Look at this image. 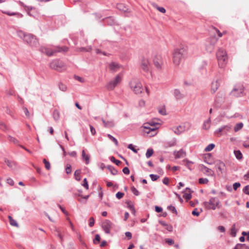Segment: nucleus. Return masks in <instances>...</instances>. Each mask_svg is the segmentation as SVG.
I'll return each mask as SVG.
<instances>
[{
	"instance_id": "obj_59",
	"label": "nucleus",
	"mask_w": 249,
	"mask_h": 249,
	"mask_svg": "<svg viewBox=\"0 0 249 249\" xmlns=\"http://www.w3.org/2000/svg\"><path fill=\"white\" fill-rule=\"evenodd\" d=\"M240 183L239 182H235L233 184V188L234 190H236L240 186Z\"/></svg>"
},
{
	"instance_id": "obj_41",
	"label": "nucleus",
	"mask_w": 249,
	"mask_h": 249,
	"mask_svg": "<svg viewBox=\"0 0 249 249\" xmlns=\"http://www.w3.org/2000/svg\"><path fill=\"white\" fill-rule=\"evenodd\" d=\"M43 163L45 164V168L47 170H49L51 168V165L50 162L47 161L45 159L43 160Z\"/></svg>"
},
{
	"instance_id": "obj_13",
	"label": "nucleus",
	"mask_w": 249,
	"mask_h": 249,
	"mask_svg": "<svg viewBox=\"0 0 249 249\" xmlns=\"http://www.w3.org/2000/svg\"><path fill=\"white\" fill-rule=\"evenodd\" d=\"M215 167L218 175L222 174L225 170V163L220 160H218L215 162Z\"/></svg>"
},
{
	"instance_id": "obj_33",
	"label": "nucleus",
	"mask_w": 249,
	"mask_h": 249,
	"mask_svg": "<svg viewBox=\"0 0 249 249\" xmlns=\"http://www.w3.org/2000/svg\"><path fill=\"white\" fill-rule=\"evenodd\" d=\"M234 155L238 160H241L242 158V154L239 150H235L234 151Z\"/></svg>"
},
{
	"instance_id": "obj_42",
	"label": "nucleus",
	"mask_w": 249,
	"mask_h": 249,
	"mask_svg": "<svg viewBox=\"0 0 249 249\" xmlns=\"http://www.w3.org/2000/svg\"><path fill=\"white\" fill-rule=\"evenodd\" d=\"M0 129L5 131L8 130L7 126L2 122L0 123Z\"/></svg>"
},
{
	"instance_id": "obj_23",
	"label": "nucleus",
	"mask_w": 249,
	"mask_h": 249,
	"mask_svg": "<svg viewBox=\"0 0 249 249\" xmlns=\"http://www.w3.org/2000/svg\"><path fill=\"white\" fill-rule=\"evenodd\" d=\"M82 157L83 160L85 161L86 164H88L89 162V156L85 153V150H83L82 152Z\"/></svg>"
},
{
	"instance_id": "obj_14",
	"label": "nucleus",
	"mask_w": 249,
	"mask_h": 249,
	"mask_svg": "<svg viewBox=\"0 0 249 249\" xmlns=\"http://www.w3.org/2000/svg\"><path fill=\"white\" fill-rule=\"evenodd\" d=\"M141 68L144 71L148 72L150 70V65L148 60L146 58H143L141 62Z\"/></svg>"
},
{
	"instance_id": "obj_22",
	"label": "nucleus",
	"mask_w": 249,
	"mask_h": 249,
	"mask_svg": "<svg viewBox=\"0 0 249 249\" xmlns=\"http://www.w3.org/2000/svg\"><path fill=\"white\" fill-rule=\"evenodd\" d=\"M185 128L184 126L181 125H179L176 127L174 130H173L175 133L177 135L180 134L182 132L184 131Z\"/></svg>"
},
{
	"instance_id": "obj_61",
	"label": "nucleus",
	"mask_w": 249,
	"mask_h": 249,
	"mask_svg": "<svg viewBox=\"0 0 249 249\" xmlns=\"http://www.w3.org/2000/svg\"><path fill=\"white\" fill-rule=\"evenodd\" d=\"M89 226L91 227L94 225V220L93 217H90L89 220Z\"/></svg>"
},
{
	"instance_id": "obj_26",
	"label": "nucleus",
	"mask_w": 249,
	"mask_h": 249,
	"mask_svg": "<svg viewBox=\"0 0 249 249\" xmlns=\"http://www.w3.org/2000/svg\"><path fill=\"white\" fill-rule=\"evenodd\" d=\"M211 125V119L210 117L206 121H205L203 124V128L205 130H208L210 127Z\"/></svg>"
},
{
	"instance_id": "obj_11",
	"label": "nucleus",
	"mask_w": 249,
	"mask_h": 249,
	"mask_svg": "<svg viewBox=\"0 0 249 249\" xmlns=\"http://www.w3.org/2000/svg\"><path fill=\"white\" fill-rule=\"evenodd\" d=\"M113 224L109 220H105L102 224V227L106 233H109Z\"/></svg>"
},
{
	"instance_id": "obj_63",
	"label": "nucleus",
	"mask_w": 249,
	"mask_h": 249,
	"mask_svg": "<svg viewBox=\"0 0 249 249\" xmlns=\"http://www.w3.org/2000/svg\"><path fill=\"white\" fill-rule=\"evenodd\" d=\"M154 63L155 66L157 68H161V63L160 62H159L154 60Z\"/></svg>"
},
{
	"instance_id": "obj_17",
	"label": "nucleus",
	"mask_w": 249,
	"mask_h": 249,
	"mask_svg": "<svg viewBox=\"0 0 249 249\" xmlns=\"http://www.w3.org/2000/svg\"><path fill=\"white\" fill-rule=\"evenodd\" d=\"M109 69L112 72H116L119 70L121 66L115 62H111L109 64Z\"/></svg>"
},
{
	"instance_id": "obj_45",
	"label": "nucleus",
	"mask_w": 249,
	"mask_h": 249,
	"mask_svg": "<svg viewBox=\"0 0 249 249\" xmlns=\"http://www.w3.org/2000/svg\"><path fill=\"white\" fill-rule=\"evenodd\" d=\"M100 240V236L99 234H96L95 238L93 240V243L95 244H97Z\"/></svg>"
},
{
	"instance_id": "obj_24",
	"label": "nucleus",
	"mask_w": 249,
	"mask_h": 249,
	"mask_svg": "<svg viewBox=\"0 0 249 249\" xmlns=\"http://www.w3.org/2000/svg\"><path fill=\"white\" fill-rule=\"evenodd\" d=\"M176 139L175 138H174L171 141L166 142L165 143V146L166 147L174 146L176 145Z\"/></svg>"
},
{
	"instance_id": "obj_64",
	"label": "nucleus",
	"mask_w": 249,
	"mask_h": 249,
	"mask_svg": "<svg viewBox=\"0 0 249 249\" xmlns=\"http://www.w3.org/2000/svg\"><path fill=\"white\" fill-rule=\"evenodd\" d=\"M123 172L124 174L128 175L129 174V170L128 167H124L123 169Z\"/></svg>"
},
{
	"instance_id": "obj_4",
	"label": "nucleus",
	"mask_w": 249,
	"mask_h": 249,
	"mask_svg": "<svg viewBox=\"0 0 249 249\" xmlns=\"http://www.w3.org/2000/svg\"><path fill=\"white\" fill-rule=\"evenodd\" d=\"M69 48L67 47H59L56 46L54 48L52 49L48 47H41L40 48V51L47 55L50 56L54 55L56 53L66 52L68 51Z\"/></svg>"
},
{
	"instance_id": "obj_56",
	"label": "nucleus",
	"mask_w": 249,
	"mask_h": 249,
	"mask_svg": "<svg viewBox=\"0 0 249 249\" xmlns=\"http://www.w3.org/2000/svg\"><path fill=\"white\" fill-rule=\"evenodd\" d=\"M124 196V194L123 193H122V192H118L116 194V196L117 198L118 199H121Z\"/></svg>"
},
{
	"instance_id": "obj_20",
	"label": "nucleus",
	"mask_w": 249,
	"mask_h": 249,
	"mask_svg": "<svg viewBox=\"0 0 249 249\" xmlns=\"http://www.w3.org/2000/svg\"><path fill=\"white\" fill-rule=\"evenodd\" d=\"M104 125L105 127L111 128L114 126V123L112 121H106L103 119H102Z\"/></svg>"
},
{
	"instance_id": "obj_55",
	"label": "nucleus",
	"mask_w": 249,
	"mask_h": 249,
	"mask_svg": "<svg viewBox=\"0 0 249 249\" xmlns=\"http://www.w3.org/2000/svg\"><path fill=\"white\" fill-rule=\"evenodd\" d=\"M168 209L171 211H172L173 213H177V210L174 206H173L172 205L169 206L168 207Z\"/></svg>"
},
{
	"instance_id": "obj_31",
	"label": "nucleus",
	"mask_w": 249,
	"mask_h": 249,
	"mask_svg": "<svg viewBox=\"0 0 249 249\" xmlns=\"http://www.w3.org/2000/svg\"><path fill=\"white\" fill-rule=\"evenodd\" d=\"M230 233H231V235L232 236V237H235L236 236V227H235V224H233L231 229V231H230Z\"/></svg>"
},
{
	"instance_id": "obj_62",
	"label": "nucleus",
	"mask_w": 249,
	"mask_h": 249,
	"mask_svg": "<svg viewBox=\"0 0 249 249\" xmlns=\"http://www.w3.org/2000/svg\"><path fill=\"white\" fill-rule=\"evenodd\" d=\"M91 50V48H89L88 49H86L84 47L80 48L78 49V51L83 52V51H86V52H89Z\"/></svg>"
},
{
	"instance_id": "obj_28",
	"label": "nucleus",
	"mask_w": 249,
	"mask_h": 249,
	"mask_svg": "<svg viewBox=\"0 0 249 249\" xmlns=\"http://www.w3.org/2000/svg\"><path fill=\"white\" fill-rule=\"evenodd\" d=\"M152 5L154 7L157 9L160 12L162 13H165L166 12V10L164 8L159 7L157 4L155 3H153Z\"/></svg>"
},
{
	"instance_id": "obj_19",
	"label": "nucleus",
	"mask_w": 249,
	"mask_h": 249,
	"mask_svg": "<svg viewBox=\"0 0 249 249\" xmlns=\"http://www.w3.org/2000/svg\"><path fill=\"white\" fill-rule=\"evenodd\" d=\"M2 13L9 16H17L18 18H21L23 17V15L18 12H10L8 11H2Z\"/></svg>"
},
{
	"instance_id": "obj_35",
	"label": "nucleus",
	"mask_w": 249,
	"mask_h": 249,
	"mask_svg": "<svg viewBox=\"0 0 249 249\" xmlns=\"http://www.w3.org/2000/svg\"><path fill=\"white\" fill-rule=\"evenodd\" d=\"M107 136L111 141H112L115 143V144L116 146L118 145V142L116 138H115L110 134H107Z\"/></svg>"
},
{
	"instance_id": "obj_21",
	"label": "nucleus",
	"mask_w": 249,
	"mask_h": 249,
	"mask_svg": "<svg viewBox=\"0 0 249 249\" xmlns=\"http://www.w3.org/2000/svg\"><path fill=\"white\" fill-rule=\"evenodd\" d=\"M202 170L204 171L205 173L208 176H213L214 174L213 171L204 165L202 166Z\"/></svg>"
},
{
	"instance_id": "obj_38",
	"label": "nucleus",
	"mask_w": 249,
	"mask_h": 249,
	"mask_svg": "<svg viewBox=\"0 0 249 249\" xmlns=\"http://www.w3.org/2000/svg\"><path fill=\"white\" fill-rule=\"evenodd\" d=\"M58 87H59V89L61 90H62V91H66L67 89L66 86L65 84L62 83H59Z\"/></svg>"
},
{
	"instance_id": "obj_3",
	"label": "nucleus",
	"mask_w": 249,
	"mask_h": 249,
	"mask_svg": "<svg viewBox=\"0 0 249 249\" xmlns=\"http://www.w3.org/2000/svg\"><path fill=\"white\" fill-rule=\"evenodd\" d=\"M19 37L22 38L27 44L32 46H36L38 44V41L36 37L31 34L25 33L22 31L18 32Z\"/></svg>"
},
{
	"instance_id": "obj_50",
	"label": "nucleus",
	"mask_w": 249,
	"mask_h": 249,
	"mask_svg": "<svg viewBox=\"0 0 249 249\" xmlns=\"http://www.w3.org/2000/svg\"><path fill=\"white\" fill-rule=\"evenodd\" d=\"M192 195L190 193H185L183 195V197L186 200H189L191 198Z\"/></svg>"
},
{
	"instance_id": "obj_2",
	"label": "nucleus",
	"mask_w": 249,
	"mask_h": 249,
	"mask_svg": "<svg viewBox=\"0 0 249 249\" xmlns=\"http://www.w3.org/2000/svg\"><path fill=\"white\" fill-rule=\"evenodd\" d=\"M218 61V66L220 69H224L228 62V57L226 51L222 48H219L216 53Z\"/></svg>"
},
{
	"instance_id": "obj_9",
	"label": "nucleus",
	"mask_w": 249,
	"mask_h": 249,
	"mask_svg": "<svg viewBox=\"0 0 249 249\" xmlns=\"http://www.w3.org/2000/svg\"><path fill=\"white\" fill-rule=\"evenodd\" d=\"M217 41V38L215 37H212L206 46L207 51L209 53L212 52L214 50L215 45Z\"/></svg>"
},
{
	"instance_id": "obj_10",
	"label": "nucleus",
	"mask_w": 249,
	"mask_h": 249,
	"mask_svg": "<svg viewBox=\"0 0 249 249\" xmlns=\"http://www.w3.org/2000/svg\"><path fill=\"white\" fill-rule=\"evenodd\" d=\"M154 124H152L150 123H147L145 124L144 126H143L144 128V132L147 134L150 133V132H154V134H152V135H154L156 134V129L157 128L155 127Z\"/></svg>"
},
{
	"instance_id": "obj_1",
	"label": "nucleus",
	"mask_w": 249,
	"mask_h": 249,
	"mask_svg": "<svg viewBox=\"0 0 249 249\" xmlns=\"http://www.w3.org/2000/svg\"><path fill=\"white\" fill-rule=\"evenodd\" d=\"M129 87L131 90L136 94L142 93L145 90L147 95H149V90L144 87L141 81L137 78L132 79L129 82Z\"/></svg>"
},
{
	"instance_id": "obj_43",
	"label": "nucleus",
	"mask_w": 249,
	"mask_h": 249,
	"mask_svg": "<svg viewBox=\"0 0 249 249\" xmlns=\"http://www.w3.org/2000/svg\"><path fill=\"white\" fill-rule=\"evenodd\" d=\"M110 160L115 163L117 165H119L121 163V161L116 160L115 158L113 156L110 157Z\"/></svg>"
},
{
	"instance_id": "obj_48",
	"label": "nucleus",
	"mask_w": 249,
	"mask_h": 249,
	"mask_svg": "<svg viewBox=\"0 0 249 249\" xmlns=\"http://www.w3.org/2000/svg\"><path fill=\"white\" fill-rule=\"evenodd\" d=\"M66 172L67 174H69L71 172V166L70 164H67L66 168Z\"/></svg>"
},
{
	"instance_id": "obj_47",
	"label": "nucleus",
	"mask_w": 249,
	"mask_h": 249,
	"mask_svg": "<svg viewBox=\"0 0 249 249\" xmlns=\"http://www.w3.org/2000/svg\"><path fill=\"white\" fill-rule=\"evenodd\" d=\"M82 186L85 187L87 190L89 189V185L88 183V181L87 178H84L83 180V183L82 184Z\"/></svg>"
},
{
	"instance_id": "obj_53",
	"label": "nucleus",
	"mask_w": 249,
	"mask_h": 249,
	"mask_svg": "<svg viewBox=\"0 0 249 249\" xmlns=\"http://www.w3.org/2000/svg\"><path fill=\"white\" fill-rule=\"evenodd\" d=\"M5 162L6 163L7 165L11 168H12L14 165L15 163L13 162L12 161H11L9 160H5Z\"/></svg>"
},
{
	"instance_id": "obj_30",
	"label": "nucleus",
	"mask_w": 249,
	"mask_h": 249,
	"mask_svg": "<svg viewBox=\"0 0 249 249\" xmlns=\"http://www.w3.org/2000/svg\"><path fill=\"white\" fill-rule=\"evenodd\" d=\"M243 126V124L242 123H239L235 125L234 127V130L235 132H237L242 128Z\"/></svg>"
},
{
	"instance_id": "obj_15",
	"label": "nucleus",
	"mask_w": 249,
	"mask_h": 249,
	"mask_svg": "<svg viewBox=\"0 0 249 249\" xmlns=\"http://www.w3.org/2000/svg\"><path fill=\"white\" fill-rule=\"evenodd\" d=\"M244 88L243 86L235 87L231 91L232 94L236 97L241 96L243 95Z\"/></svg>"
},
{
	"instance_id": "obj_36",
	"label": "nucleus",
	"mask_w": 249,
	"mask_h": 249,
	"mask_svg": "<svg viewBox=\"0 0 249 249\" xmlns=\"http://www.w3.org/2000/svg\"><path fill=\"white\" fill-rule=\"evenodd\" d=\"M214 146L215 145L214 144H210L205 148V151L206 152L211 151L214 148Z\"/></svg>"
},
{
	"instance_id": "obj_60",
	"label": "nucleus",
	"mask_w": 249,
	"mask_h": 249,
	"mask_svg": "<svg viewBox=\"0 0 249 249\" xmlns=\"http://www.w3.org/2000/svg\"><path fill=\"white\" fill-rule=\"evenodd\" d=\"M165 242L168 243L169 245H172L174 243V241L170 238L166 239Z\"/></svg>"
},
{
	"instance_id": "obj_52",
	"label": "nucleus",
	"mask_w": 249,
	"mask_h": 249,
	"mask_svg": "<svg viewBox=\"0 0 249 249\" xmlns=\"http://www.w3.org/2000/svg\"><path fill=\"white\" fill-rule=\"evenodd\" d=\"M212 28L213 30H214V31L217 33L219 37H221L222 36L223 34H222V33H221L218 29L214 27H212Z\"/></svg>"
},
{
	"instance_id": "obj_39",
	"label": "nucleus",
	"mask_w": 249,
	"mask_h": 249,
	"mask_svg": "<svg viewBox=\"0 0 249 249\" xmlns=\"http://www.w3.org/2000/svg\"><path fill=\"white\" fill-rule=\"evenodd\" d=\"M8 139L10 142H13L15 144H18V141L15 138L11 136H8Z\"/></svg>"
},
{
	"instance_id": "obj_46",
	"label": "nucleus",
	"mask_w": 249,
	"mask_h": 249,
	"mask_svg": "<svg viewBox=\"0 0 249 249\" xmlns=\"http://www.w3.org/2000/svg\"><path fill=\"white\" fill-rule=\"evenodd\" d=\"M131 190L132 192L136 196H138L139 195L140 193L139 191L137 190L136 188H135L134 186L132 187L131 188Z\"/></svg>"
},
{
	"instance_id": "obj_27",
	"label": "nucleus",
	"mask_w": 249,
	"mask_h": 249,
	"mask_svg": "<svg viewBox=\"0 0 249 249\" xmlns=\"http://www.w3.org/2000/svg\"><path fill=\"white\" fill-rule=\"evenodd\" d=\"M174 93L175 96L177 99H181L183 97L180 91L178 89H175Z\"/></svg>"
},
{
	"instance_id": "obj_32",
	"label": "nucleus",
	"mask_w": 249,
	"mask_h": 249,
	"mask_svg": "<svg viewBox=\"0 0 249 249\" xmlns=\"http://www.w3.org/2000/svg\"><path fill=\"white\" fill-rule=\"evenodd\" d=\"M80 174H81V170H77L75 171L74 175L75 177V179L77 180H80Z\"/></svg>"
},
{
	"instance_id": "obj_37",
	"label": "nucleus",
	"mask_w": 249,
	"mask_h": 249,
	"mask_svg": "<svg viewBox=\"0 0 249 249\" xmlns=\"http://www.w3.org/2000/svg\"><path fill=\"white\" fill-rule=\"evenodd\" d=\"M153 150L151 148H149L147 150L145 156L147 158H150L153 154Z\"/></svg>"
},
{
	"instance_id": "obj_6",
	"label": "nucleus",
	"mask_w": 249,
	"mask_h": 249,
	"mask_svg": "<svg viewBox=\"0 0 249 249\" xmlns=\"http://www.w3.org/2000/svg\"><path fill=\"white\" fill-rule=\"evenodd\" d=\"M204 207L208 210H214L216 209H220L221 207V204L219 199L216 197H211L209 201L203 203Z\"/></svg>"
},
{
	"instance_id": "obj_34",
	"label": "nucleus",
	"mask_w": 249,
	"mask_h": 249,
	"mask_svg": "<svg viewBox=\"0 0 249 249\" xmlns=\"http://www.w3.org/2000/svg\"><path fill=\"white\" fill-rule=\"evenodd\" d=\"M107 169L110 171L111 174L113 175H117L118 171L117 170L115 169L113 167L111 166H109L107 167Z\"/></svg>"
},
{
	"instance_id": "obj_40",
	"label": "nucleus",
	"mask_w": 249,
	"mask_h": 249,
	"mask_svg": "<svg viewBox=\"0 0 249 249\" xmlns=\"http://www.w3.org/2000/svg\"><path fill=\"white\" fill-rule=\"evenodd\" d=\"M53 117L54 120H57L59 118V113L58 110H55L53 113Z\"/></svg>"
},
{
	"instance_id": "obj_51",
	"label": "nucleus",
	"mask_w": 249,
	"mask_h": 249,
	"mask_svg": "<svg viewBox=\"0 0 249 249\" xmlns=\"http://www.w3.org/2000/svg\"><path fill=\"white\" fill-rule=\"evenodd\" d=\"M127 147L136 153L138 152V150L136 149L132 144H129Z\"/></svg>"
},
{
	"instance_id": "obj_18",
	"label": "nucleus",
	"mask_w": 249,
	"mask_h": 249,
	"mask_svg": "<svg viewBox=\"0 0 249 249\" xmlns=\"http://www.w3.org/2000/svg\"><path fill=\"white\" fill-rule=\"evenodd\" d=\"M185 152L183 149H180L178 151H174V155L176 159H178L184 157L185 156Z\"/></svg>"
},
{
	"instance_id": "obj_7",
	"label": "nucleus",
	"mask_w": 249,
	"mask_h": 249,
	"mask_svg": "<svg viewBox=\"0 0 249 249\" xmlns=\"http://www.w3.org/2000/svg\"><path fill=\"white\" fill-rule=\"evenodd\" d=\"M231 127L230 125H225L222 126L214 131V134L217 137H220L222 135L226 134L230 132Z\"/></svg>"
},
{
	"instance_id": "obj_49",
	"label": "nucleus",
	"mask_w": 249,
	"mask_h": 249,
	"mask_svg": "<svg viewBox=\"0 0 249 249\" xmlns=\"http://www.w3.org/2000/svg\"><path fill=\"white\" fill-rule=\"evenodd\" d=\"M150 177L152 181H156L159 178V176L156 175L151 174Z\"/></svg>"
},
{
	"instance_id": "obj_8",
	"label": "nucleus",
	"mask_w": 249,
	"mask_h": 249,
	"mask_svg": "<svg viewBox=\"0 0 249 249\" xmlns=\"http://www.w3.org/2000/svg\"><path fill=\"white\" fill-rule=\"evenodd\" d=\"M122 78L119 75H117L112 80L109 82L106 86L107 89L112 90L121 82Z\"/></svg>"
},
{
	"instance_id": "obj_57",
	"label": "nucleus",
	"mask_w": 249,
	"mask_h": 249,
	"mask_svg": "<svg viewBox=\"0 0 249 249\" xmlns=\"http://www.w3.org/2000/svg\"><path fill=\"white\" fill-rule=\"evenodd\" d=\"M36 9V8L32 6H25V10L27 12H31V10Z\"/></svg>"
},
{
	"instance_id": "obj_58",
	"label": "nucleus",
	"mask_w": 249,
	"mask_h": 249,
	"mask_svg": "<svg viewBox=\"0 0 249 249\" xmlns=\"http://www.w3.org/2000/svg\"><path fill=\"white\" fill-rule=\"evenodd\" d=\"M159 112L162 115H165L166 114V109L164 107L160 109L159 110Z\"/></svg>"
},
{
	"instance_id": "obj_16",
	"label": "nucleus",
	"mask_w": 249,
	"mask_h": 249,
	"mask_svg": "<svg viewBox=\"0 0 249 249\" xmlns=\"http://www.w3.org/2000/svg\"><path fill=\"white\" fill-rule=\"evenodd\" d=\"M220 79L217 78L215 81L212 82L211 87V92L212 94L214 93L218 89L220 86Z\"/></svg>"
},
{
	"instance_id": "obj_25",
	"label": "nucleus",
	"mask_w": 249,
	"mask_h": 249,
	"mask_svg": "<svg viewBox=\"0 0 249 249\" xmlns=\"http://www.w3.org/2000/svg\"><path fill=\"white\" fill-rule=\"evenodd\" d=\"M117 8L120 11H124V12H129L128 9L127 8L125 5L123 3H119L117 5Z\"/></svg>"
},
{
	"instance_id": "obj_29",
	"label": "nucleus",
	"mask_w": 249,
	"mask_h": 249,
	"mask_svg": "<svg viewBox=\"0 0 249 249\" xmlns=\"http://www.w3.org/2000/svg\"><path fill=\"white\" fill-rule=\"evenodd\" d=\"M8 219L9 220L10 224L11 225L18 227V225L16 220L13 219L11 216H8Z\"/></svg>"
},
{
	"instance_id": "obj_12",
	"label": "nucleus",
	"mask_w": 249,
	"mask_h": 249,
	"mask_svg": "<svg viewBox=\"0 0 249 249\" xmlns=\"http://www.w3.org/2000/svg\"><path fill=\"white\" fill-rule=\"evenodd\" d=\"M63 66V63L59 60H53L50 64V68L56 70H59V69L62 68Z\"/></svg>"
},
{
	"instance_id": "obj_44",
	"label": "nucleus",
	"mask_w": 249,
	"mask_h": 249,
	"mask_svg": "<svg viewBox=\"0 0 249 249\" xmlns=\"http://www.w3.org/2000/svg\"><path fill=\"white\" fill-rule=\"evenodd\" d=\"M209 180L206 178H200L199 179V183L200 184H207Z\"/></svg>"
},
{
	"instance_id": "obj_54",
	"label": "nucleus",
	"mask_w": 249,
	"mask_h": 249,
	"mask_svg": "<svg viewBox=\"0 0 249 249\" xmlns=\"http://www.w3.org/2000/svg\"><path fill=\"white\" fill-rule=\"evenodd\" d=\"M243 191L245 194L249 195V185L246 186L243 188Z\"/></svg>"
},
{
	"instance_id": "obj_5",
	"label": "nucleus",
	"mask_w": 249,
	"mask_h": 249,
	"mask_svg": "<svg viewBox=\"0 0 249 249\" xmlns=\"http://www.w3.org/2000/svg\"><path fill=\"white\" fill-rule=\"evenodd\" d=\"M186 50L184 48L181 47L175 49L173 52V62L177 66H178L185 55Z\"/></svg>"
}]
</instances>
